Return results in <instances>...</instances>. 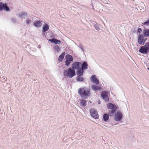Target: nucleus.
<instances>
[{
    "instance_id": "nucleus-36",
    "label": "nucleus",
    "mask_w": 149,
    "mask_h": 149,
    "mask_svg": "<svg viewBox=\"0 0 149 149\" xmlns=\"http://www.w3.org/2000/svg\"><path fill=\"white\" fill-rule=\"evenodd\" d=\"M142 31V29L140 28H139L138 29V32L139 33H140Z\"/></svg>"
},
{
    "instance_id": "nucleus-4",
    "label": "nucleus",
    "mask_w": 149,
    "mask_h": 149,
    "mask_svg": "<svg viewBox=\"0 0 149 149\" xmlns=\"http://www.w3.org/2000/svg\"><path fill=\"white\" fill-rule=\"evenodd\" d=\"M123 114L120 111H118L114 115V120L116 121H120L122 119Z\"/></svg>"
},
{
    "instance_id": "nucleus-24",
    "label": "nucleus",
    "mask_w": 149,
    "mask_h": 149,
    "mask_svg": "<svg viewBox=\"0 0 149 149\" xmlns=\"http://www.w3.org/2000/svg\"><path fill=\"white\" fill-rule=\"evenodd\" d=\"M93 26L97 31H98L100 30L99 25L96 22H95V23L94 24Z\"/></svg>"
},
{
    "instance_id": "nucleus-18",
    "label": "nucleus",
    "mask_w": 149,
    "mask_h": 149,
    "mask_svg": "<svg viewBox=\"0 0 149 149\" xmlns=\"http://www.w3.org/2000/svg\"><path fill=\"white\" fill-rule=\"evenodd\" d=\"M116 109H113L110 110L109 111L108 114L110 116H112L114 115L116 113Z\"/></svg>"
},
{
    "instance_id": "nucleus-14",
    "label": "nucleus",
    "mask_w": 149,
    "mask_h": 149,
    "mask_svg": "<svg viewBox=\"0 0 149 149\" xmlns=\"http://www.w3.org/2000/svg\"><path fill=\"white\" fill-rule=\"evenodd\" d=\"M115 106L111 103H109L107 104V107L108 109H115Z\"/></svg>"
},
{
    "instance_id": "nucleus-22",
    "label": "nucleus",
    "mask_w": 149,
    "mask_h": 149,
    "mask_svg": "<svg viewBox=\"0 0 149 149\" xmlns=\"http://www.w3.org/2000/svg\"><path fill=\"white\" fill-rule=\"evenodd\" d=\"M27 15V13L25 12H22V13H19V16L22 18L24 17H24L26 16Z\"/></svg>"
},
{
    "instance_id": "nucleus-10",
    "label": "nucleus",
    "mask_w": 149,
    "mask_h": 149,
    "mask_svg": "<svg viewBox=\"0 0 149 149\" xmlns=\"http://www.w3.org/2000/svg\"><path fill=\"white\" fill-rule=\"evenodd\" d=\"M139 51L140 52L145 54H147L148 52V51L143 46H141Z\"/></svg>"
},
{
    "instance_id": "nucleus-7",
    "label": "nucleus",
    "mask_w": 149,
    "mask_h": 149,
    "mask_svg": "<svg viewBox=\"0 0 149 149\" xmlns=\"http://www.w3.org/2000/svg\"><path fill=\"white\" fill-rule=\"evenodd\" d=\"M81 66V63L80 62L75 61L74 62L72 65V67L75 70L80 68Z\"/></svg>"
},
{
    "instance_id": "nucleus-17",
    "label": "nucleus",
    "mask_w": 149,
    "mask_h": 149,
    "mask_svg": "<svg viewBox=\"0 0 149 149\" xmlns=\"http://www.w3.org/2000/svg\"><path fill=\"white\" fill-rule=\"evenodd\" d=\"M65 58L66 60L70 61H72L73 60V58L72 56L69 54H67L66 55Z\"/></svg>"
},
{
    "instance_id": "nucleus-6",
    "label": "nucleus",
    "mask_w": 149,
    "mask_h": 149,
    "mask_svg": "<svg viewBox=\"0 0 149 149\" xmlns=\"http://www.w3.org/2000/svg\"><path fill=\"white\" fill-rule=\"evenodd\" d=\"M3 10L7 11H8L10 10L6 3L4 4L2 2H0V11H3Z\"/></svg>"
},
{
    "instance_id": "nucleus-42",
    "label": "nucleus",
    "mask_w": 149,
    "mask_h": 149,
    "mask_svg": "<svg viewBox=\"0 0 149 149\" xmlns=\"http://www.w3.org/2000/svg\"><path fill=\"white\" fill-rule=\"evenodd\" d=\"M148 52H149V50L148 51Z\"/></svg>"
},
{
    "instance_id": "nucleus-26",
    "label": "nucleus",
    "mask_w": 149,
    "mask_h": 149,
    "mask_svg": "<svg viewBox=\"0 0 149 149\" xmlns=\"http://www.w3.org/2000/svg\"><path fill=\"white\" fill-rule=\"evenodd\" d=\"M146 48L148 51L149 49V42H147L145 43L144 46Z\"/></svg>"
},
{
    "instance_id": "nucleus-19",
    "label": "nucleus",
    "mask_w": 149,
    "mask_h": 149,
    "mask_svg": "<svg viewBox=\"0 0 149 149\" xmlns=\"http://www.w3.org/2000/svg\"><path fill=\"white\" fill-rule=\"evenodd\" d=\"M110 116L108 114L105 113L103 115V119L104 121L107 122L109 120Z\"/></svg>"
},
{
    "instance_id": "nucleus-27",
    "label": "nucleus",
    "mask_w": 149,
    "mask_h": 149,
    "mask_svg": "<svg viewBox=\"0 0 149 149\" xmlns=\"http://www.w3.org/2000/svg\"><path fill=\"white\" fill-rule=\"evenodd\" d=\"M6 80V77H3L1 78L0 79V81L3 82H5Z\"/></svg>"
},
{
    "instance_id": "nucleus-41",
    "label": "nucleus",
    "mask_w": 149,
    "mask_h": 149,
    "mask_svg": "<svg viewBox=\"0 0 149 149\" xmlns=\"http://www.w3.org/2000/svg\"><path fill=\"white\" fill-rule=\"evenodd\" d=\"M93 6V9L94 10V8H93V6Z\"/></svg>"
},
{
    "instance_id": "nucleus-1",
    "label": "nucleus",
    "mask_w": 149,
    "mask_h": 149,
    "mask_svg": "<svg viewBox=\"0 0 149 149\" xmlns=\"http://www.w3.org/2000/svg\"><path fill=\"white\" fill-rule=\"evenodd\" d=\"M78 93L81 97L85 99H86L90 94V89L85 87L79 88Z\"/></svg>"
},
{
    "instance_id": "nucleus-30",
    "label": "nucleus",
    "mask_w": 149,
    "mask_h": 149,
    "mask_svg": "<svg viewBox=\"0 0 149 149\" xmlns=\"http://www.w3.org/2000/svg\"><path fill=\"white\" fill-rule=\"evenodd\" d=\"M61 43V41L59 40L56 39V40H55L54 43L55 44H59Z\"/></svg>"
},
{
    "instance_id": "nucleus-39",
    "label": "nucleus",
    "mask_w": 149,
    "mask_h": 149,
    "mask_svg": "<svg viewBox=\"0 0 149 149\" xmlns=\"http://www.w3.org/2000/svg\"><path fill=\"white\" fill-rule=\"evenodd\" d=\"M97 103L98 104H100V100H98Z\"/></svg>"
},
{
    "instance_id": "nucleus-31",
    "label": "nucleus",
    "mask_w": 149,
    "mask_h": 149,
    "mask_svg": "<svg viewBox=\"0 0 149 149\" xmlns=\"http://www.w3.org/2000/svg\"><path fill=\"white\" fill-rule=\"evenodd\" d=\"M55 49L57 51H59L60 50V49L58 45H56L55 46Z\"/></svg>"
},
{
    "instance_id": "nucleus-5",
    "label": "nucleus",
    "mask_w": 149,
    "mask_h": 149,
    "mask_svg": "<svg viewBox=\"0 0 149 149\" xmlns=\"http://www.w3.org/2000/svg\"><path fill=\"white\" fill-rule=\"evenodd\" d=\"M101 98L103 99L106 102H109V98L107 95V91H103L101 93Z\"/></svg>"
},
{
    "instance_id": "nucleus-28",
    "label": "nucleus",
    "mask_w": 149,
    "mask_h": 149,
    "mask_svg": "<svg viewBox=\"0 0 149 149\" xmlns=\"http://www.w3.org/2000/svg\"><path fill=\"white\" fill-rule=\"evenodd\" d=\"M32 22L31 20L30 19L28 18H27L26 19V24L28 25L30 24Z\"/></svg>"
},
{
    "instance_id": "nucleus-13",
    "label": "nucleus",
    "mask_w": 149,
    "mask_h": 149,
    "mask_svg": "<svg viewBox=\"0 0 149 149\" xmlns=\"http://www.w3.org/2000/svg\"><path fill=\"white\" fill-rule=\"evenodd\" d=\"M143 36L146 37H148L149 36V29H146L144 28L143 30Z\"/></svg>"
},
{
    "instance_id": "nucleus-40",
    "label": "nucleus",
    "mask_w": 149,
    "mask_h": 149,
    "mask_svg": "<svg viewBox=\"0 0 149 149\" xmlns=\"http://www.w3.org/2000/svg\"><path fill=\"white\" fill-rule=\"evenodd\" d=\"M42 36H44L45 34V32H43L42 33Z\"/></svg>"
},
{
    "instance_id": "nucleus-32",
    "label": "nucleus",
    "mask_w": 149,
    "mask_h": 149,
    "mask_svg": "<svg viewBox=\"0 0 149 149\" xmlns=\"http://www.w3.org/2000/svg\"><path fill=\"white\" fill-rule=\"evenodd\" d=\"M55 40H56L55 38H52L51 39H49L48 40L49 41L51 42L52 43H54Z\"/></svg>"
},
{
    "instance_id": "nucleus-25",
    "label": "nucleus",
    "mask_w": 149,
    "mask_h": 149,
    "mask_svg": "<svg viewBox=\"0 0 149 149\" xmlns=\"http://www.w3.org/2000/svg\"><path fill=\"white\" fill-rule=\"evenodd\" d=\"M80 103L82 106L85 107L86 105V101L84 100H81Z\"/></svg>"
},
{
    "instance_id": "nucleus-3",
    "label": "nucleus",
    "mask_w": 149,
    "mask_h": 149,
    "mask_svg": "<svg viewBox=\"0 0 149 149\" xmlns=\"http://www.w3.org/2000/svg\"><path fill=\"white\" fill-rule=\"evenodd\" d=\"M90 114L92 117L95 119L98 118V114L95 109L92 108L90 110Z\"/></svg>"
},
{
    "instance_id": "nucleus-34",
    "label": "nucleus",
    "mask_w": 149,
    "mask_h": 149,
    "mask_svg": "<svg viewBox=\"0 0 149 149\" xmlns=\"http://www.w3.org/2000/svg\"><path fill=\"white\" fill-rule=\"evenodd\" d=\"M11 20L14 23H15L16 22V19L15 18H11Z\"/></svg>"
},
{
    "instance_id": "nucleus-35",
    "label": "nucleus",
    "mask_w": 149,
    "mask_h": 149,
    "mask_svg": "<svg viewBox=\"0 0 149 149\" xmlns=\"http://www.w3.org/2000/svg\"><path fill=\"white\" fill-rule=\"evenodd\" d=\"M79 47L84 52V47L83 45H80L79 46Z\"/></svg>"
},
{
    "instance_id": "nucleus-23",
    "label": "nucleus",
    "mask_w": 149,
    "mask_h": 149,
    "mask_svg": "<svg viewBox=\"0 0 149 149\" xmlns=\"http://www.w3.org/2000/svg\"><path fill=\"white\" fill-rule=\"evenodd\" d=\"M76 80L78 81L83 82L84 80V79L81 76H77L76 78Z\"/></svg>"
},
{
    "instance_id": "nucleus-8",
    "label": "nucleus",
    "mask_w": 149,
    "mask_h": 149,
    "mask_svg": "<svg viewBox=\"0 0 149 149\" xmlns=\"http://www.w3.org/2000/svg\"><path fill=\"white\" fill-rule=\"evenodd\" d=\"M84 70L81 68H79L77 70L76 72L77 75V76H82L84 73Z\"/></svg>"
},
{
    "instance_id": "nucleus-12",
    "label": "nucleus",
    "mask_w": 149,
    "mask_h": 149,
    "mask_svg": "<svg viewBox=\"0 0 149 149\" xmlns=\"http://www.w3.org/2000/svg\"><path fill=\"white\" fill-rule=\"evenodd\" d=\"M92 79V81L94 83H95L96 84L98 85L99 82L98 80L95 77V75H93L91 77Z\"/></svg>"
},
{
    "instance_id": "nucleus-38",
    "label": "nucleus",
    "mask_w": 149,
    "mask_h": 149,
    "mask_svg": "<svg viewBox=\"0 0 149 149\" xmlns=\"http://www.w3.org/2000/svg\"><path fill=\"white\" fill-rule=\"evenodd\" d=\"M26 73H28V75H29V74H30L31 73V72L29 70H27V71L26 72Z\"/></svg>"
},
{
    "instance_id": "nucleus-21",
    "label": "nucleus",
    "mask_w": 149,
    "mask_h": 149,
    "mask_svg": "<svg viewBox=\"0 0 149 149\" xmlns=\"http://www.w3.org/2000/svg\"><path fill=\"white\" fill-rule=\"evenodd\" d=\"M91 88L95 91L97 90H100L101 89V87L100 86L95 85H93L91 87Z\"/></svg>"
},
{
    "instance_id": "nucleus-15",
    "label": "nucleus",
    "mask_w": 149,
    "mask_h": 149,
    "mask_svg": "<svg viewBox=\"0 0 149 149\" xmlns=\"http://www.w3.org/2000/svg\"><path fill=\"white\" fill-rule=\"evenodd\" d=\"M49 29V26L46 24L43 26L42 31V32H45L47 31Z\"/></svg>"
},
{
    "instance_id": "nucleus-2",
    "label": "nucleus",
    "mask_w": 149,
    "mask_h": 149,
    "mask_svg": "<svg viewBox=\"0 0 149 149\" xmlns=\"http://www.w3.org/2000/svg\"><path fill=\"white\" fill-rule=\"evenodd\" d=\"M64 76L71 78L76 75L75 70L72 67L65 70L64 72Z\"/></svg>"
},
{
    "instance_id": "nucleus-37",
    "label": "nucleus",
    "mask_w": 149,
    "mask_h": 149,
    "mask_svg": "<svg viewBox=\"0 0 149 149\" xmlns=\"http://www.w3.org/2000/svg\"><path fill=\"white\" fill-rule=\"evenodd\" d=\"M147 39V38H146V39H144V38L143 39V45L144 44V43H145V42L146 41V40Z\"/></svg>"
},
{
    "instance_id": "nucleus-9",
    "label": "nucleus",
    "mask_w": 149,
    "mask_h": 149,
    "mask_svg": "<svg viewBox=\"0 0 149 149\" xmlns=\"http://www.w3.org/2000/svg\"><path fill=\"white\" fill-rule=\"evenodd\" d=\"M144 36L143 35H139L138 38V43L141 45L143 42Z\"/></svg>"
},
{
    "instance_id": "nucleus-16",
    "label": "nucleus",
    "mask_w": 149,
    "mask_h": 149,
    "mask_svg": "<svg viewBox=\"0 0 149 149\" xmlns=\"http://www.w3.org/2000/svg\"><path fill=\"white\" fill-rule=\"evenodd\" d=\"M42 22V21L41 20L36 21L34 23V25L36 27H39L41 25Z\"/></svg>"
},
{
    "instance_id": "nucleus-33",
    "label": "nucleus",
    "mask_w": 149,
    "mask_h": 149,
    "mask_svg": "<svg viewBox=\"0 0 149 149\" xmlns=\"http://www.w3.org/2000/svg\"><path fill=\"white\" fill-rule=\"evenodd\" d=\"M143 24V25L146 24L147 25H149V19L147 21L144 22Z\"/></svg>"
},
{
    "instance_id": "nucleus-11",
    "label": "nucleus",
    "mask_w": 149,
    "mask_h": 149,
    "mask_svg": "<svg viewBox=\"0 0 149 149\" xmlns=\"http://www.w3.org/2000/svg\"><path fill=\"white\" fill-rule=\"evenodd\" d=\"M88 64L86 61H84L83 62L82 64H81V68L84 70H85L88 68Z\"/></svg>"
},
{
    "instance_id": "nucleus-20",
    "label": "nucleus",
    "mask_w": 149,
    "mask_h": 149,
    "mask_svg": "<svg viewBox=\"0 0 149 149\" xmlns=\"http://www.w3.org/2000/svg\"><path fill=\"white\" fill-rule=\"evenodd\" d=\"M65 52H63L59 56L58 61L60 62H61L64 58L65 55Z\"/></svg>"
},
{
    "instance_id": "nucleus-29",
    "label": "nucleus",
    "mask_w": 149,
    "mask_h": 149,
    "mask_svg": "<svg viewBox=\"0 0 149 149\" xmlns=\"http://www.w3.org/2000/svg\"><path fill=\"white\" fill-rule=\"evenodd\" d=\"M71 62V61H68V60H66V61H65V64L66 66H68L70 65Z\"/></svg>"
}]
</instances>
